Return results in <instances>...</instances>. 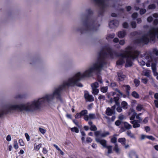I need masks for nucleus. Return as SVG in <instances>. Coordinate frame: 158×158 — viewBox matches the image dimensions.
Segmentation results:
<instances>
[{
    "label": "nucleus",
    "instance_id": "obj_1",
    "mask_svg": "<svg viewBox=\"0 0 158 158\" xmlns=\"http://www.w3.org/2000/svg\"><path fill=\"white\" fill-rule=\"evenodd\" d=\"M114 55L115 53L113 52L109 47L104 48L99 54L97 61L93 65L86 69L83 73L78 72L64 82L63 84L55 89L52 94H46L41 98L34 99L26 103V111H33L40 109L43 105L50 104L55 98L61 100V91L65 87L76 85L81 87L82 85L79 82L81 79L92 76L95 71L99 72L102 69L105 62V57L110 56L114 58Z\"/></svg>",
    "mask_w": 158,
    "mask_h": 158
},
{
    "label": "nucleus",
    "instance_id": "obj_2",
    "mask_svg": "<svg viewBox=\"0 0 158 158\" xmlns=\"http://www.w3.org/2000/svg\"><path fill=\"white\" fill-rule=\"evenodd\" d=\"M140 54L139 52L137 50H134L133 48L128 46L125 49V52L119 55L120 58L116 62L117 64L121 65L125 62V59H126L125 64L126 67L131 66L133 60L137 58Z\"/></svg>",
    "mask_w": 158,
    "mask_h": 158
},
{
    "label": "nucleus",
    "instance_id": "obj_3",
    "mask_svg": "<svg viewBox=\"0 0 158 158\" xmlns=\"http://www.w3.org/2000/svg\"><path fill=\"white\" fill-rule=\"evenodd\" d=\"M156 36L158 39V27L152 28L147 34H145L141 38L136 40V42L147 44L150 41H154Z\"/></svg>",
    "mask_w": 158,
    "mask_h": 158
},
{
    "label": "nucleus",
    "instance_id": "obj_4",
    "mask_svg": "<svg viewBox=\"0 0 158 158\" xmlns=\"http://www.w3.org/2000/svg\"><path fill=\"white\" fill-rule=\"evenodd\" d=\"M83 28L80 30L82 33L86 32L96 30V26L95 23L92 20L87 18L85 20L82 19Z\"/></svg>",
    "mask_w": 158,
    "mask_h": 158
},
{
    "label": "nucleus",
    "instance_id": "obj_5",
    "mask_svg": "<svg viewBox=\"0 0 158 158\" xmlns=\"http://www.w3.org/2000/svg\"><path fill=\"white\" fill-rule=\"evenodd\" d=\"M92 90V94L94 95H97L99 93V89H97L98 87V84L97 82H95L91 85Z\"/></svg>",
    "mask_w": 158,
    "mask_h": 158
},
{
    "label": "nucleus",
    "instance_id": "obj_6",
    "mask_svg": "<svg viewBox=\"0 0 158 158\" xmlns=\"http://www.w3.org/2000/svg\"><path fill=\"white\" fill-rule=\"evenodd\" d=\"M109 134L110 133L108 131H104L103 132H102L101 131H96L94 132L95 136L98 138L99 136L102 137H105Z\"/></svg>",
    "mask_w": 158,
    "mask_h": 158
},
{
    "label": "nucleus",
    "instance_id": "obj_7",
    "mask_svg": "<svg viewBox=\"0 0 158 158\" xmlns=\"http://www.w3.org/2000/svg\"><path fill=\"white\" fill-rule=\"evenodd\" d=\"M88 111L87 110H85L81 111L80 113H77L75 115V118H80L81 116H84V119L86 116H88Z\"/></svg>",
    "mask_w": 158,
    "mask_h": 158
},
{
    "label": "nucleus",
    "instance_id": "obj_8",
    "mask_svg": "<svg viewBox=\"0 0 158 158\" xmlns=\"http://www.w3.org/2000/svg\"><path fill=\"white\" fill-rule=\"evenodd\" d=\"M105 1V0H94L95 2L100 6L102 10L106 6Z\"/></svg>",
    "mask_w": 158,
    "mask_h": 158
},
{
    "label": "nucleus",
    "instance_id": "obj_9",
    "mask_svg": "<svg viewBox=\"0 0 158 158\" xmlns=\"http://www.w3.org/2000/svg\"><path fill=\"white\" fill-rule=\"evenodd\" d=\"M115 108V105L112 106L111 108H108L106 111V114L108 116H111L114 113Z\"/></svg>",
    "mask_w": 158,
    "mask_h": 158
},
{
    "label": "nucleus",
    "instance_id": "obj_10",
    "mask_svg": "<svg viewBox=\"0 0 158 158\" xmlns=\"http://www.w3.org/2000/svg\"><path fill=\"white\" fill-rule=\"evenodd\" d=\"M84 97L85 99L87 101L89 102H92L94 101V98L92 95L89 94L87 92H85Z\"/></svg>",
    "mask_w": 158,
    "mask_h": 158
},
{
    "label": "nucleus",
    "instance_id": "obj_11",
    "mask_svg": "<svg viewBox=\"0 0 158 158\" xmlns=\"http://www.w3.org/2000/svg\"><path fill=\"white\" fill-rule=\"evenodd\" d=\"M95 140L97 142L101 144L103 147L105 148L107 146V142L106 140L104 139H101L98 137H96L95 138Z\"/></svg>",
    "mask_w": 158,
    "mask_h": 158
},
{
    "label": "nucleus",
    "instance_id": "obj_12",
    "mask_svg": "<svg viewBox=\"0 0 158 158\" xmlns=\"http://www.w3.org/2000/svg\"><path fill=\"white\" fill-rule=\"evenodd\" d=\"M119 24L118 21L114 20L110 22L109 23V26L110 28H114L117 27Z\"/></svg>",
    "mask_w": 158,
    "mask_h": 158
},
{
    "label": "nucleus",
    "instance_id": "obj_13",
    "mask_svg": "<svg viewBox=\"0 0 158 158\" xmlns=\"http://www.w3.org/2000/svg\"><path fill=\"white\" fill-rule=\"evenodd\" d=\"M119 100V98L118 96L114 97L113 99L111 98L110 99V102L111 103H112L114 101L115 102V104L114 105L117 106H119L120 105L119 102L118 101Z\"/></svg>",
    "mask_w": 158,
    "mask_h": 158
},
{
    "label": "nucleus",
    "instance_id": "obj_14",
    "mask_svg": "<svg viewBox=\"0 0 158 158\" xmlns=\"http://www.w3.org/2000/svg\"><path fill=\"white\" fill-rule=\"evenodd\" d=\"M151 67L152 70L153 72V73L154 75L155 76H156V78L158 80V73L156 72V64L155 63H152Z\"/></svg>",
    "mask_w": 158,
    "mask_h": 158
},
{
    "label": "nucleus",
    "instance_id": "obj_15",
    "mask_svg": "<svg viewBox=\"0 0 158 158\" xmlns=\"http://www.w3.org/2000/svg\"><path fill=\"white\" fill-rule=\"evenodd\" d=\"M151 72V70L145 69L142 72V74L143 75L152 78V77L150 75Z\"/></svg>",
    "mask_w": 158,
    "mask_h": 158
},
{
    "label": "nucleus",
    "instance_id": "obj_16",
    "mask_svg": "<svg viewBox=\"0 0 158 158\" xmlns=\"http://www.w3.org/2000/svg\"><path fill=\"white\" fill-rule=\"evenodd\" d=\"M141 123L137 120H134L131 121V123L133 124V127L134 128L139 127L140 126L139 123Z\"/></svg>",
    "mask_w": 158,
    "mask_h": 158
},
{
    "label": "nucleus",
    "instance_id": "obj_17",
    "mask_svg": "<svg viewBox=\"0 0 158 158\" xmlns=\"http://www.w3.org/2000/svg\"><path fill=\"white\" fill-rule=\"evenodd\" d=\"M118 79L119 81H123L126 77L125 75L123 74V73L121 72H118Z\"/></svg>",
    "mask_w": 158,
    "mask_h": 158
},
{
    "label": "nucleus",
    "instance_id": "obj_18",
    "mask_svg": "<svg viewBox=\"0 0 158 158\" xmlns=\"http://www.w3.org/2000/svg\"><path fill=\"white\" fill-rule=\"evenodd\" d=\"M96 118V116L94 114H90L88 116H86L85 118V120L88 121L89 119H94Z\"/></svg>",
    "mask_w": 158,
    "mask_h": 158
},
{
    "label": "nucleus",
    "instance_id": "obj_19",
    "mask_svg": "<svg viewBox=\"0 0 158 158\" xmlns=\"http://www.w3.org/2000/svg\"><path fill=\"white\" fill-rule=\"evenodd\" d=\"M126 35V32L125 30H123L118 32V36L119 38H123Z\"/></svg>",
    "mask_w": 158,
    "mask_h": 158
},
{
    "label": "nucleus",
    "instance_id": "obj_20",
    "mask_svg": "<svg viewBox=\"0 0 158 158\" xmlns=\"http://www.w3.org/2000/svg\"><path fill=\"white\" fill-rule=\"evenodd\" d=\"M129 156L130 158H138V156L136 153L133 151L130 152Z\"/></svg>",
    "mask_w": 158,
    "mask_h": 158
},
{
    "label": "nucleus",
    "instance_id": "obj_21",
    "mask_svg": "<svg viewBox=\"0 0 158 158\" xmlns=\"http://www.w3.org/2000/svg\"><path fill=\"white\" fill-rule=\"evenodd\" d=\"M122 87L126 90L127 94L129 95L130 94L129 91L131 89L130 86L128 85H123L122 86Z\"/></svg>",
    "mask_w": 158,
    "mask_h": 158
},
{
    "label": "nucleus",
    "instance_id": "obj_22",
    "mask_svg": "<svg viewBox=\"0 0 158 158\" xmlns=\"http://www.w3.org/2000/svg\"><path fill=\"white\" fill-rule=\"evenodd\" d=\"M154 97L155 99L157 100L154 101L155 106L156 107L158 108V93H156L154 94Z\"/></svg>",
    "mask_w": 158,
    "mask_h": 158
},
{
    "label": "nucleus",
    "instance_id": "obj_23",
    "mask_svg": "<svg viewBox=\"0 0 158 158\" xmlns=\"http://www.w3.org/2000/svg\"><path fill=\"white\" fill-rule=\"evenodd\" d=\"M125 128L127 129H130L132 128V126L128 123L125 122H123Z\"/></svg>",
    "mask_w": 158,
    "mask_h": 158
},
{
    "label": "nucleus",
    "instance_id": "obj_24",
    "mask_svg": "<svg viewBox=\"0 0 158 158\" xmlns=\"http://www.w3.org/2000/svg\"><path fill=\"white\" fill-rule=\"evenodd\" d=\"M119 142L122 145H125L126 139L125 138H120L118 139Z\"/></svg>",
    "mask_w": 158,
    "mask_h": 158
},
{
    "label": "nucleus",
    "instance_id": "obj_25",
    "mask_svg": "<svg viewBox=\"0 0 158 158\" xmlns=\"http://www.w3.org/2000/svg\"><path fill=\"white\" fill-rule=\"evenodd\" d=\"M136 109L138 111H141L143 109V106L141 104H139L136 107Z\"/></svg>",
    "mask_w": 158,
    "mask_h": 158
},
{
    "label": "nucleus",
    "instance_id": "obj_26",
    "mask_svg": "<svg viewBox=\"0 0 158 158\" xmlns=\"http://www.w3.org/2000/svg\"><path fill=\"white\" fill-rule=\"evenodd\" d=\"M127 135L130 137L131 138H135V135L132 133L130 131H128L127 132Z\"/></svg>",
    "mask_w": 158,
    "mask_h": 158
},
{
    "label": "nucleus",
    "instance_id": "obj_27",
    "mask_svg": "<svg viewBox=\"0 0 158 158\" xmlns=\"http://www.w3.org/2000/svg\"><path fill=\"white\" fill-rule=\"evenodd\" d=\"M121 106L124 109H126L127 108V104L125 101H123L121 103Z\"/></svg>",
    "mask_w": 158,
    "mask_h": 158
},
{
    "label": "nucleus",
    "instance_id": "obj_28",
    "mask_svg": "<svg viewBox=\"0 0 158 158\" xmlns=\"http://www.w3.org/2000/svg\"><path fill=\"white\" fill-rule=\"evenodd\" d=\"M132 96L136 98H138L139 97V94L135 91H133L131 94Z\"/></svg>",
    "mask_w": 158,
    "mask_h": 158
},
{
    "label": "nucleus",
    "instance_id": "obj_29",
    "mask_svg": "<svg viewBox=\"0 0 158 158\" xmlns=\"http://www.w3.org/2000/svg\"><path fill=\"white\" fill-rule=\"evenodd\" d=\"M131 111L133 113V114L131 116L130 118V119L132 121L134 119L135 117V116L137 114V113L135 112L134 110H132Z\"/></svg>",
    "mask_w": 158,
    "mask_h": 158
},
{
    "label": "nucleus",
    "instance_id": "obj_30",
    "mask_svg": "<svg viewBox=\"0 0 158 158\" xmlns=\"http://www.w3.org/2000/svg\"><path fill=\"white\" fill-rule=\"evenodd\" d=\"M105 148H106L108 149V154L111 153L112 152V146H107Z\"/></svg>",
    "mask_w": 158,
    "mask_h": 158
},
{
    "label": "nucleus",
    "instance_id": "obj_31",
    "mask_svg": "<svg viewBox=\"0 0 158 158\" xmlns=\"http://www.w3.org/2000/svg\"><path fill=\"white\" fill-rule=\"evenodd\" d=\"M108 87L107 86L102 87H101V91L103 93H106Z\"/></svg>",
    "mask_w": 158,
    "mask_h": 158
},
{
    "label": "nucleus",
    "instance_id": "obj_32",
    "mask_svg": "<svg viewBox=\"0 0 158 158\" xmlns=\"http://www.w3.org/2000/svg\"><path fill=\"white\" fill-rule=\"evenodd\" d=\"M42 146V144L41 143H40L38 145H35L34 147V149L35 150H36L37 151H38L39 150L40 148Z\"/></svg>",
    "mask_w": 158,
    "mask_h": 158
},
{
    "label": "nucleus",
    "instance_id": "obj_33",
    "mask_svg": "<svg viewBox=\"0 0 158 158\" xmlns=\"http://www.w3.org/2000/svg\"><path fill=\"white\" fill-rule=\"evenodd\" d=\"M134 82L136 86L137 87L139 85L140 81L138 79H134Z\"/></svg>",
    "mask_w": 158,
    "mask_h": 158
},
{
    "label": "nucleus",
    "instance_id": "obj_34",
    "mask_svg": "<svg viewBox=\"0 0 158 158\" xmlns=\"http://www.w3.org/2000/svg\"><path fill=\"white\" fill-rule=\"evenodd\" d=\"M141 114V113H139L137 114L136 116H135L136 118L138 119V120H137L140 122H141L142 121V119L140 117H139V116Z\"/></svg>",
    "mask_w": 158,
    "mask_h": 158
},
{
    "label": "nucleus",
    "instance_id": "obj_35",
    "mask_svg": "<svg viewBox=\"0 0 158 158\" xmlns=\"http://www.w3.org/2000/svg\"><path fill=\"white\" fill-rule=\"evenodd\" d=\"M71 130L72 131L75 132L76 133H78L79 132L78 129L76 127L71 128Z\"/></svg>",
    "mask_w": 158,
    "mask_h": 158
},
{
    "label": "nucleus",
    "instance_id": "obj_36",
    "mask_svg": "<svg viewBox=\"0 0 158 158\" xmlns=\"http://www.w3.org/2000/svg\"><path fill=\"white\" fill-rule=\"evenodd\" d=\"M148 58L149 59L148 60V62L146 63V65L147 67H149L151 65V62L152 58H150L149 57H148Z\"/></svg>",
    "mask_w": 158,
    "mask_h": 158
},
{
    "label": "nucleus",
    "instance_id": "obj_37",
    "mask_svg": "<svg viewBox=\"0 0 158 158\" xmlns=\"http://www.w3.org/2000/svg\"><path fill=\"white\" fill-rule=\"evenodd\" d=\"M90 129L92 131H96L97 130V128L95 125H93L90 127Z\"/></svg>",
    "mask_w": 158,
    "mask_h": 158
},
{
    "label": "nucleus",
    "instance_id": "obj_38",
    "mask_svg": "<svg viewBox=\"0 0 158 158\" xmlns=\"http://www.w3.org/2000/svg\"><path fill=\"white\" fill-rule=\"evenodd\" d=\"M14 147L15 149H17L19 148L18 143L17 141H15L14 143Z\"/></svg>",
    "mask_w": 158,
    "mask_h": 158
},
{
    "label": "nucleus",
    "instance_id": "obj_39",
    "mask_svg": "<svg viewBox=\"0 0 158 158\" xmlns=\"http://www.w3.org/2000/svg\"><path fill=\"white\" fill-rule=\"evenodd\" d=\"M98 98L99 100L102 101L105 100V96L102 95H99Z\"/></svg>",
    "mask_w": 158,
    "mask_h": 158
},
{
    "label": "nucleus",
    "instance_id": "obj_40",
    "mask_svg": "<svg viewBox=\"0 0 158 158\" xmlns=\"http://www.w3.org/2000/svg\"><path fill=\"white\" fill-rule=\"evenodd\" d=\"M117 138L114 136L111 139V141L112 143H115L116 142Z\"/></svg>",
    "mask_w": 158,
    "mask_h": 158
},
{
    "label": "nucleus",
    "instance_id": "obj_41",
    "mask_svg": "<svg viewBox=\"0 0 158 158\" xmlns=\"http://www.w3.org/2000/svg\"><path fill=\"white\" fill-rule=\"evenodd\" d=\"M39 130L40 132L43 135L46 132L45 130L42 128L40 127Z\"/></svg>",
    "mask_w": 158,
    "mask_h": 158
},
{
    "label": "nucleus",
    "instance_id": "obj_42",
    "mask_svg": "<svg viewBox=\"0 0 158 158\" xmlns=\"http://www.w3.org/2000/svg\"><path fill=\"white\" fill-rule=\"evenodd\" d=\"M114 150L117 152L118 153L119 151V149L118 147V145L117 144H115V146L114 148Z\"/></svg>",
    "mask_w": 158,
    "mask_h": 158
},
{
    "label": "nucleus",
    "instance_id": "obj_43",
    "mask_svg": "<svg viewBox=\"0 0 158 158\" xmlns=\"http://www.w3.org/2000/svg\"><path fill=\"white\" fill-rule=\"evenodd\" d=\"M92 139L89 137H87L86 138V142L87 143H90L92 142Z\"/></svg>",
    "mask_w": 158,
    "mask_h": 158
},
{
    "label": "nucleus",
    "instance_id": "obj_44",
    "mask_svg": "<svg viewBox=\"0 0 158 158\" xmlns=\"http://www.w3.org/2000/svg\"><path fill=\"white\" fill-rule=\"evenodd\" d=\"M156 6L154 4H152L148 6L149 9H153L155 8Z\"/></svg>",
    "mask_w": 158,
    "mask_h": 158
},
{
    "label": "nucleus",
    "instance_id": "obj_45",
    "mask_svg": "<svg viewBox=\"0 0 158 158\" xmlns=\"http://www.w3.org/2000/svg\"><path fill=\"white\" fill-rule=\"evenodd\" d=\"M23 98V96L21 94H18L16 95L15 98L16 99L18 98Z\"/></svg>",
    "mask_w": 158,
    "mask_h": 158
},
{
    "label": "nucleus",
    "instance_id": "obj_46",
    "mask_svg": "<svg viewBox=\"0 0 158 158\" xmlns=\"http://www.w3.org/2000/svg\"><path fill=\"white\" fill-rule=\"evenodd\" d=\"M139 64L141 65H144L145 64V62L143 60H141L140 61L139 60L138 61Z\"/></svg>",
    "mask_w": 158,
    "mask_h": 158
},
{
    "label": "nucleus",
    "instance_id": "obj_47",
    "mask_svg": "<svg viewBox=\"0 0 158 158\" xmlns=\"http://www.w3.org/2000/svg\"><path fill=\"white\" fill-rule=\"evenodd\" d=\"M118 118L119 119L123 120L125 118V116L121 114L119 116Z\"/></svg>",
    "mask_w": 158,
    "mask_h": 158
},
{
    "label": "nucleus",
    "instance_id": "obj_48",
    "mask_svg": "<svg viewBox=\"0 0 158 158\" xmlns=\"http://www.w3.org/2000/svg\"><path fill=\"white\" fill-rule=\"evenodd\" d=\"M153 53L157 56H158V50L156 48H154L153 50Z\"/></svg>",
    "mask_w": 158,
    "mask_h": 158
},
{
    "label": "nucleus",
    "instance_id": "obj_49",
    "mask_svg": "<svg viewBox=\"0 0 158 158\" xmlns=\"http://www.w3.org/2000/svg\"><path fill=\"white\" fill-rule=\"evenodd\" d=\"M115 90L116 92H117L118 93H119V94H118V96H122L123 95V94L122 93H121L120 91L118 90V89H115Z\"/></svg>",
    "mask_w": 158,
    "mask_h": 158
},
{
    "label": "nucleus",
    "instance_id": "obj_50",
    "mask_svg": "<svg viewBox=\"0 0 158 158\" xmlns=\"http://www.w3.org/2000/svg\"><path fill=\"white\" fill-rule=\"evenodd\" d=\"M118 107L116 109L117 111L118 112H121L122 111V107L119 106H118Z\"/></svg>",
    "mask_w": 158,
    "mask_h": 158
},
{
    "label": "nucleus",
    "instance_id": "obj_51",
    "mask_svg": "<svg viewBox=\"0 0 158 158\" xmlns=\"http://www.w3.org/2000/svg\"><path fill=\"white\" fill-rule=\"evenodd\" d=\"M131 26L133 28H135L136 27V23L135 22H132L131 23Z\"/></svg>",
    "mask_w": 158,
    "mask_h": 158
},
{
    "label": "nucleus",
    "instance_id": "obj_52",
    "mask_svg": "<svg viewBox=\"0 0 158 158\" xmlns=\"http://www.w3.org/2000/svg\"><path fill=\"white\" fill-rule=\"evenodd\" d=\"M19 143L21 146H23L24 145V143L23 140L20 139L19 140Z\"/></svg>",
    "mask_w": 158,
    "mask_h": 158
},
{
    "label": "nucleus",
    "instance_id": "obj_53",
    "mask_svg": "<svg viewBox=\"0 0 158 158\" xmlns=\"http://www.w3.org/2000/svg\"><path fill=\"white\" fill-rule=\"evenodd\" d=\"M146 10L145 9H141L140 10V13L141 15L144 14L146 12Z\"/></svg>",
    "mask_w": 158,
    "mask_h": 158
},
{
    "label": "nucleus",
    "instance_id": "obj_54",
    "mask_svg": "<svg viewBox=\"0 0 158 158\" xmlns=\"http://www.w3.org/2000/svg\"><path fill=\"white\" fill-rule=\"evenodd\" d=\"M119 44L121 45H124L125 44V41L124 40H121L119 41Z\"/></svg>",
    "mask_w": 158,
    "mask_h": 158
},
{
    "label": "nucleus",
    "instance_id": "obj_55",
    "mask_svg": "<svg viewBox=\"0 0 158 158\" xmlns=\"http://www.w3.org/2000/svg\"><path fill=\"white\" fill-rule=\"evenodd\" d=\"M148 79L146 78L142 79V82L144 84H147L148 82Z\"/></svg>",
    "mask_w": 158,
    "mask_h": 158
},
{
    "label": "nucleus",
    "instance_id": "obj_56",
    "mask_svg": "<svg viewBox=\"0 0 158 158\" xmlns=\"http://www.w3.org/2000/svg\"><path fill=\"white\" fill-rule=\"evenodd\" d=\"M121 124V122L119 120H117L115 122V124L117 126H119Z\"/></svg>",
    "mask_w": 158,
    "mask_h": 158
},
{
    "label": "nucleus",
    "instance_id": "obj_57",
    "mask_svg": "<svg viewBox=\"0 0 158 158\" xmlns=\"http://www.w3.org/2000/svg\"><path fill=\"white\" fill-rule=\"evenodd\" d=\"M123 26L124 28H127L128 27V24L127 23L125 22L123 23Z\"/></svg>",
    "mask_w": 158,
    "mask_h": 158
},
{
    "label": "nucleus",
    "instance_id": "obj_58",
    "mask_svg": "<svg viewBox=\"0 0 158 158\" xmlns=\"http://www.w3.org/2000/svg\"><path fill=\"white\" fill-rule=\"evenodd\" d=\"M42 152L44 154H46L47 153L48 151L46 148H43Z\"/></svg>",
    "mask_w": 158,
    "mask_h": 158
},
{
    "label": "nucleus",
    "instance_id": "obj_59",
    "mask_svg": "<svg viewBox=\"0 0 158 158\" xmlns=\"http://www.w3.org/2000/svg\"><path fill=\"white\" fill-rule=\"evenodd\" d=\"M25 136L27 139V141H29L30 140V136L27 133H26L25 134Z\"/></svg>",
    "mask_w": 158,
    "mask_h": 158
},
{
    "label": "nucleus",
    "instance_id": "obj_60",
    "mask_svg": "<svg viewBox=\"0 0 158 158\" xmlns=\"http://www.w3.org/2000/svg\"><path fill=\"white\" fill-rule=\"evenodd\" d=\"M137 16L138 14L136 13H134L132 15V17L133 19H135L137 17Z\"/></svg>",
    "mask_w": 158,
    "mask_h": 158
},
{
    "label": "nucleus",
    "instance_id": "obj_61",
    "mask_svg": "<svg viewBox=\"0 0 158 158\" xmlns=\"http://www.w3.org/2000/svg\"><path fill=\"white\" fill-rule=\"evenodd\" d=\"M11 137L10 135H8L6 137V139L8 141H11Z\"/></svg>",
    "mask_w": 158,
    "mask_h": 158
},
{
    "label": "nucleus",
    "instance_id": "obj_62",
    "mask_svg": "<svg viewBox=\"0 0 158 158\" xmlns=\"http://www.w3.org/2000/svg\"><path fill=\"white\" fill-rule=\"evenodd\" d=\"M153 20V18L152 17L150 16L148 17L147 19V21L149 22H152Z\"/></svg>",
    "mask_w": 158,
    "mask_h": 158
},
{
    "label": "nucleus",
    "instance_id": "obj_63",
    "mask_svg": "<svg viewBox=\"0 0 158 158\" xmlns=\"http://www.w3.org/2000/svg\"><path fill=\"white\" fill-rule=\"evenodd\" d=\"M86 12L87 14L90 15L92 13V12L90 9H89L86 10Z\"/></svg>",
    "mask_w": 158,
    "mask_h": 158
},
{
    "label": "nucleus",
    "instance_id": "obj_64",
    "mask_svg": "<svg viewBox=\"0 0 158 158\" xmlns=\"http://www.w3.org/2000/svg\"><path fill=\"white\" fill-rule=\"evenodd\" d=\"M115 35L114 34H109L108 35V37L110 38H113L115 36Z\"/></svg>",
    "mask_w": 158,
    "mask_h": 158
}]
</instances>
